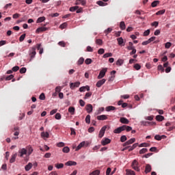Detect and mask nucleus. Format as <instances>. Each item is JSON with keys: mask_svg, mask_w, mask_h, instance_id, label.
I'll return each mask as SVG.
<instances>
[{"mask_svg": "<svg viewBox=\"0 0 175 175\" xmlns=\"http://www.w3.org/2000/svg\"><path fill=\"white\" fill-rule=\"evenodd\" d=\"M29 55L30 57V61H32V59L35 58V55H36V48L35 46L31 47L29 50Z\"/></svg>", "mask_w": 175, "mask_h": 175, "instance_id": "f257e3e1", "label": "nucleus"}, {"mask_svg": "<svg viewBox=\"0 0 175 175\" xmlns=\"http://www.w3.org/2000/svg\"><path fill=\"white\" fill-rule=\"evenodd\" d=\"M131 167L136 172H140V168H139V162H137V160H133L131 164Z\"/></svg>", "mask_w": 175, "mask_h": 175, "instance_id": "f03ea898", "label": "nucleus"}, {"mask_svg": "<svg viewBox=\"0 0 175 175\" xmlns=\"http://www.w3.org/2000/svg\"><path fill=\"white\" fill-rule=\"evenodd\" d=\"M24 155H27V150H26V148H23L21 149H19L18 152V157H19L20 158H23Z\"/></svg>", "mask_w": 175, "mask_h": 175, "instance_id": "7ed1b4c3", "label": "nucleus"}, {"mask_svg": "<svg viewBox=\"0 0 175 175\" xmlns=\"http://www.w3.org/2000/svg\"><path fill=\"white\" fill-rule=\"evenodd\" d=\"M106 72H107V68H103V70H101L98 76L97 77V79H103V77H105V76L106 75Z\"/></svg>", "mask_w": 175, "mask_h": 175, "instance_id": "20e7f679", "label": "nucleus"}, {"mask_svg": "<svg viewBox=\"0 0 175 175\" xmlns=\"http://www.w3.org/2000/svg\"><path fill=\"white\" fill-rule=\"evenodd\" d=\"M89 145H90V143L87 142H82L77 147L75 151H79V150H80L82 147H84V146H85V147H88Z\"/></svg>", "mask_w": 175, "mask_h": 175, "instance_id": "39448f33", "label": "nucleus"}, {"mask_svg": "<svg viewBox=\"0 0 175 175\" xmlns=\"http://www.w3.org/2000/svg\"><path fill=\"white\" fill-rule=\"evenodd\" d=\"M107 126H104L102 127V129H100L99 134H98V137H100V139H102L103 136H105V132H106V129H107Z\"/></svg>", "mask_w": 175, "mask_h": 175, "instance_id": "423d86ee", "label": "nucleus"}, {"mask_svg": "<svg viewBox=\"0 0 175 175\" xmlns=\"http://www.w3.org/2000/svg\"><path fill=\"white\" fill-rule=\"evenodd\" d=\"M80 86V82L77 81L75 83H70V88L71 90H75V88Z\"/></svg>", "mask_w": 175, "mask_h": 175, "instance_id": "0eeeda50", "label": "nucleus"}, {"mask_svg": "<svg viewBox=\"0 0 175 175\" xmlns=\"http://www.w3.org/2000/svg\"><path fill=\"white\" fill-rule=\"evenodd\" d=\"M136 142V139L135 138H131L129 141L126 142L124 144L123 146L125 147L126 146H129V144H133Z\"/></svg>", "mask_w": 175, "mask_h": 175, "instance_id": "6e6552de", "label": "nucleus"}, {"mask_svg": "<svg viewBox=\"0 0 175 175\" xmlns=\"http://www.w3.org/2000/svg\"><path fill=\"white\" fill-rule=\"evenodd\" d=\"M111 142V140H110V139H109V138H104L101 141V144H102V146H106L107 144H110Z\"/></svg>", "mask_w": 175, "mask_h": 175, "instance_id": "1a4fd4ad", "label": "nucleus"}, {"mask_svg": "<svg viewBox=\"0 0 175 175\" xmlns=\"http://www.w3.org/2000/svg\"><path fill=\"white\" fill-rule=\"evenodd\" d=\"M94 107H92V105L91 104H88L85 106V109L87 111V112L90 114L91 113H92V110H93Z\"/></svg>", "mask_w": 175, "mask_h": 175, "instance_id": "9d476101", "label": "nucleus"}, {"mask_svg": "<svg viewBox=\"0 0 175 175\" xmlns=\"http://www.w3.org/2000/svg\"><path fill=\"white\" fill-rule=\"evenodd\" d=\"M26 150L27 151V157H29V155L33 152V148H32V146H27Z\"/></svg>", "mask_w": 175, "mask_h": 175, "instance_id": "9b49d317", "label": "nucleus"}, {"mask_svg": "<svg viewBox=\"0 0 175 175\" xmlns=\"http://www.w3.org/2000/svg\"><path fill=\"white\" fill-rule=\"evenodd\" d=\"M105 83H106V79H103L100 81H98L97 83H96V87H98V88H100V86L104 84Z\"/></svg>", "mask_w": 175, "mask_h": 175, "instance_id": "f8f14e48", "label": "nucleus"}, {"mask_svg": "<svg viewBox=\"0 0 175 175\" xmlns=\"http://www.w3.org/2000/svg\"><path fill=\"white\" fill-rule=\"evenodd\" d=\"M121 132H124L123 126H120L113 131V133H121Z\"/></svg>", "mask_w": 175, "mask_h": 175, "instance_id": "ddd939ff", "label": "nucleus"}, {"mask_svg": "<svg viewBox=\"0 0 175 175\" xmlns=\"http://www.w3.org/2000/svg\"><path fill=\"white\" fill-rule=\"evenodd\" d=\"M47 29H49V28L47 27H38L36 32H37L38 33H39V32H44L45 31H47Z\"/></svg>", "mask_w": 175, "mask_h": 175, "instance_id": "4468645a", "label": "nucleus"}, {"mask_svg": "<svg viewBox=\"0 0 175 175\" xmlns=\"http://www.w3.org/2000/svg\"><path fill=\"white\" fill-rule=\"evenodd\" d=\"M97 120H98V121H105V120H107V116L106 115L98 116Z\"/></svg>", "mask_w": 175, "mask_h": 175, "instance_id": "2eb2a0df", "label": "nucleus"}, {"mask_svg": "<svg viewBox=\"0 0 175 175\" xmlns=\"http://www.w3.org/2000/svg\"><path fill=\"white\" fill-rule=\"evenodd\" d=\"M16 158H17V153H14L12 155V157L10 159V163H14V162L16 161Z\"/></svg>", "mask_w": 175, "mask_h": 175, "instance_id": "dca6fc26", "label": "nucleus"}, {"mask_svg": "<svg viewBox=\"0 0 175 175\" xmlns=\"http://www.w3.org/2000/svg\"><path fill=\"white\" fill-rule=\"evenodd\" d=\"M66 166H76L77 165V163L76 161H69L65 163Z\"/></svg>", "mask_w": 175, "mask_h": 175, "instance_id": "f3484780", "label": "nucleus"}, {"mask_svg": "<svg viewBox=\"0 0 175 175\" xmlns=\"http://www.w3.org/2000/svg\"><path fill=\"white\" fill-rule=\"evenodd\" d=\"M32 163H29L27 165L25 166V170L26 172H29V170L32 169Z\"/></svg>", "mask_w": 175, "mask_h": 175, "instance_id": "a211bd4d", "label": "nucleus"}, {"mask_svg": "<svg viewBox=\"0 0 175 175\" xmlns=\"http://www.w3.org/2000/svg\"><path fill=\"white\" fill-rule=\"evenodd\" d=\"M151 170H152L151 165L150 164H146V168H145L146 174H147V173H150V172H151Z\"/></svg>", "mask_w": 175, "mask_h": 175, "instance_id": "6ab92c4d", "label": "nucleus"}, {"mask_svg": "<svg viewBox=\"0 0 175 175\" xmlns=\"http://www.w3.org/2000/svg\"><path fill=\"white\" fill-rule=\"evenodd\" d=\"M85 3L86 2L84 0H77L75 1V5H82V6H84Z\"/></svg>", "mask_w": 175, "mask_h": 175, "instance_id": "aec40b11", "label": "nucleus"}, {"mask_svg": "<svg viewBox=\"0 0 175 175\" xmlns=\"http://www.w3.org/2000/svg\"><path fill=\"white\" fill-rule=\"evenodd\" d=\"M120 122L122 124H129V120L128 119H126V118H120Z\"/></svg>", "mask_w": 175, "mask_h": 175, "instance_id": "412c9836", "label": "nucleus"}, {"mask_svg": "<svg viewBox=\"0 0 175 175\" xmlns=\"http://www.w3.org/2000/svg\"><path fill=\"white\" fill-rule=\"evenodd\" d=\"M68 111L71 116H75V111H76V109H75L74 107H70L68 108Z\"/></svg>", "mask_w": 175, "mask_h": 175, "instance_id": "4be33fe9", "label": "nucleus"}, {"mask_svg": "<svg viewBox=\"0 0 175 175\" xmlns=\"http://www.w3.org/2000/svg\"><path fill=\"white\" fill-rule=\"evenodd\" d=\"M44 20H46V17L44 16H40L39 17L37 21H36V23L39 24L40 23H43V21H44Z\"/></svg>", "mask_w": 175, "mask_h": 175, "instance_id": "5701e85b", "label": "nucleus"}, {"mask_svg": "<svg viewBox=\"0 0 175 175\" xmlns=\"http://www.w3.org/2000/svg\"><path fill=\"white\" fill-rule=\"evenodd\" d=\"M41 137H46V139H49V132H44V131L42 132Z\"/></svg>", "mask_w": 175, "mask_h": 175, "instance_id": "b1692460", "label": "nucleus"}, {"mask_svg": "<svg viewBox=\"0 0 175 175\" xmlns=\"http://www.w3.org/2000/svg\"><path fill=\"white\" fill-rule=\"evenodd\" d=\"M126 175H136V174L132 170H126Z\"/></svg>", "mask_w": 175, "mask_h": 175, "instance_id": "393cba45", "label": "nucleus"}, {"mask_svg": "<svg viewBox=\"0 0 175 175\" xmlns=\"http://www.w3.org/2000/svg\"><path fill=\"white\" fill-rule=\"evenodd\" d=\"M124 131H126V132H131L132 131V127L130 126L123 125Z\"/></svg>", "mask_w": 175, "mask_h": 175, "instance_id": "a878e982", "label": "nucleus"}, {"mask_svg": "<svg viewBox=\"0 0 175 175\" xmlns=\"http://www.w3.org/2000/svg\"><path fill=\"white\" fill-rule=\"evenodd\" d=\"M116 107H113V106H108L106 107V111H113L114 110H116Z\"/></svg>", "mask_w": 175, "mask_h": 175, "instance_id": "bb28decb", "label": "nucleus"}, {"mask_svg": "<svg viewBox=\"0 0 175 175\" xmlns=\"http://www.w3.org/2000/svg\"><path fill=\"white\" fill-rule=\"evenodd\" d=\"M157 121H163L165 120V117L161 115H158L156 116Z\"/></svg>", "mask_w": 175, "mask_h": 175, "instance_id": "cd10ccee", "label": "nucleus"}, {"mask_svg": "<svg viewBox=\"0 0 175 175\" xmlns=\"http://www.w3.org/2000/svg\"><path fill=\"white\" fill-rule=\"evenodd\" d=\"M120 29H122V31H124V29H125V28H126L125 22H124V21L120 22Z\"/></svg>", "mask_w": 175, "mask_h": 175, "instance_id": "c85d7f7f", "label": "nucleus"}, {"mask_svg": "<svg viewBox=\"0 0 175 175\" xmlns=\"http://www.w3.org/2000/svg\"><path fill=\"white\" fill-rule=\"evenodd\" d=\"M159 5V1H154L151 3L152 8H157Z\"/></svg>", "mask_w": 175, "mask_h": 175, "instance_id": "c756f323", "label": "nucleus"}, {"mask_svg": "<svg viewBox=\"0 0 175 175\" xmlns=\"http://www.w3.org/2000/svg\"><path fill=\"white\" fill-rule=\"evenodd\" d=\"M127 50H132L135 49V46H133V43L129 42V46L126 47Z\"/></svg>", "mask_w": 175, "mask_h": 175, "instance_id": "7c9ffc66", "label": "nucleus"}, {"mask_svg": "<svg viewBox=\"0 0 175 175\" xmlns=\"http://www.w3.org/2000/svg\"><path fill=\"white\" fill-rule=\"evenodd\" d=\"M98 174H100V171H99V170H96L90 174V175H98Z\"/></svg>", "mask_w": 175, "mask_h": 175, "instance_id": "2f4dec72", "label": "nucleus"}, {"mask_svg": "<svg viewBox=\"0 0 175 175\" xmlns=\"http://www.w3.org/2000/svg\"><path fill=\"white\" fill-rule=\"evenodd\" d=\"M133 68H135V70H140V69H142V66L139 64H134Z\"/></svg>", "mask_w": 175, "mask_h": 175, "instance_id": "473e14b6", "label": "nucleus"}, {"mask_svg": "<svg viewBox=\"0 0 175 175\" xmlns=\"http://www.w3.org/2000/svg\"><path fill=\"white\" fill-rule=\"evenodd\" d=\"M111 31H113V29L111 27H109L107 29L105 30L104 33H105L106 36H107V35H109Z\"/></svg>", "mask_w": 175, "mask_h": 175, "instance_id": "72a5a7b5", "label": "nucleus"}, {"mask_svg": "<svg viewBox=\"0 0 175 175\" xmlns=\"http://www.w3.org/2000/svg\"><path fill=\"white\" fill-rule=\"evenodd\" d=\"M62 151H63V152L68 154V152H69V151H70V149L69 148V147L65 146L64 148H63Z\"/></svg>", "mask_w": 175, "mask_h": 175, "instance_id": "f704fd0d", "label": "nucleus"}, {"mask_svg": "<svg viewBox=\"0 0 175 175\" xmlns=\"http://www.w3.org/2000/svg\"><path fill=\"white\" fill-rule=\"evenodd\" d=\"M85 122H86V124H90L91 122V116H90V115L86 116Z\"/></svg>", "mask_w": 175, "mask_h": 175, "instance_id": "c9c22d12", "label": "nucleus"}, {"mask_svg": "<svg viewBox=\"0 0 175 175\" xmlns=\"http://www.w3.org/2000/svg\"><path fill=\"white\" fill-rule=\"evenodd\" d=\"M84 64V57H80L77 62L78 65H83Z\"/></svg>", "mask_w": 175, "mask_h": 175, "instance_id": "e433bc0d", "label": "nucleus"}, {"mask_svg": "<svg viewBox=\"0 0 175 175\" xmlns=\"http://www.w3.org/2000/svg\"><path fill=\"white\" fill-rule=\"evenodd\" d=\"M117 41L118 42L119 46H121L122 43H124V39L122 37L117 38Z\"/></svg>", "mask_w": 175, "mask_h": 175, "instance_id": "4c0bfd02", "label": "nucleus"}, {"mask_svg": "<svg viewBox=\"0 0 175 175\" xmlns=\"http://www.w3.org/2000/svg\"><path fill=\"white\" fill-rule=\"evenodd\" d=\"M96 44L98 46H102L103 44V41H102L101 39H97L96 40Z\"/></svg>", "mask_w": 175, "mask_h": 175, "instance_id": "58836bf2", "label": "nucleus"}, {"mask_svg": "<svg viewBox=\"0 0 175 175\" xmlns=\"http://www.w3.org/2000/svg\"><path fill=\"white\" fill-rule=\"evenodd\" d=\"M55 166L57 169H62L64 167V163H57Z\"/></svg>", "mask_w": 175, "mask_h": 175, "instance_id": "ea45409f", "label": "nucleus"}, {"mask_svg": "<svg viewBox=\"0 0 175 175\" xmlns=\"http://www.w3.org/2000/svg\"><path fill=\"white\" fill-rule=\"evenodd\" d=\"M165 12H166L165 10H159L156 13V15L161 16V14H165Z\"/></svg>", "mask_w": 175, "mask_h": 175, "instance_id": "a19ab883", "label": "nucleus"}, {"mask_svg": "<svg viewBox=\"0 0 175 175\" xmlns=\"http://www.w3.org/2000/svg\"><path fill=\"white\" fill-rule=\"evenodd\" d=\"M103 58H109V57H113V53H108L103 55Z\"/></svg>", "mask_w": 175, "mask_h": 175, "instance_id": "79ce46f5", "label": "nucleus"}, {"mask_svg": "<svg viewBox=\"0 0 175 175\" xmlns=\"http://www.w3.org/2000/svg\"><path fill=\"white\" fill-rule=\"evenodd\" d=\"M85 63L86 64V65H90V64H92V59L88 58L85 60Z\"/></svg>", "mask_w": 175, "mask_h": 175, "instance_id": "37998d69", "label": "nucleus"}, {"mask_svg": "<svg viewBox=\"0 0 175 175\" xmlns=\"http://www.w3.org/2000/svg\"><path fill=\"white\" fill-rule=\"evenodd\" d=\"M97 5H98L99 6H106V5H107V3H104L102 1H97Z\"/></svg>", "mask_w": 175, "mask_h": 175, "instance_id": "c03bdc74", "label": "nucleus"}, {"mask_svg": "<svg viewBox=\"0 0 175 175\" xmlns=\"http://www.w3.org/2000/svg\"><path fill=\"white\" fill-rule=\"evenodd\" d=\"M79 9V6H74L70 8V12H76Z\"/></svg>", "mask_w": 175, "mask_h": 175, "instance_id": "a18cd8bd", "label": "nucleus"}, {"mask_svg": "<svg viewBox=\"0 0 175 175\" xmlns=\"http://www.w3.org/2000/svg\"><path fill=\"white\" fill-rule=\"evenodd\" d=\"M127 140V138H126V135H122L121 137H120V142L122 143H124V142H126Z\"/></svg>", "mask_w": 175, "mask_h": 175, "instance_id": "49530a36", "label": "nucleus"}, {"mask_svg": "<svg viewBox=\"0 0 175 175\" xmlns=\"http://www.w3.org/2000/svg\"><path fill=\"white\" fill-rule=\"evenodd\" d=\"M148 151V148H142L139 150V154H146Z\"/></svg>", "mask_w": 175, "mask_h": 175, "instance_id": "de8ad7c7", "label": "nucleus"}, {"mask_svg": "<svg viewBox=\"0 0 175 175\" xmlns=\"http://www.w3.org/2000/svg\"><path fill=\"white\" fill-rule=\"evenodd\" d=\"M66 27H68V23H64L63 24L60 25L59 28H61V29H65Z\"/></svg>", "mask_w": 175, "mask_h": 175, "instance_id": "09e8293b", "label": "nucleus"}, {"mask_svg": "<svg viewBox=\"0 0 175 175\" xmlns=\"http://www.w3.org/2000/svg\"><path fill=\"white\" fill-rule=\"evenodd\" d=\"M122 64H124V61L122 59H118L116 62V65L121 66V65H122Z\"/></svg>", "mask_w": 175, "mask_h": 175, "instance_id": "8fccbe9b", "label": "nucleus"}, {"mask_svg": "<svg viewBox=\"0 0 175 175\" xmlns=\"http://www.w3.org/2000/svg\"><path fill=\"white\" fill-rule=\"evenodd\" d=\"M139 147H150V144L142 143L140 145H139Z\"/></svg>", "mask_w": 175, "mask_h": 175, "instance_id": "3c124183", "label": "nucleus"}, {"mask_svg": "<svg viewBox=\"0 0 175 175\" xmlns=\"http://www.w3.org/2000/svg\"><path fill=\"white\" fill-rule=\"evenodd\" d=\"M92 95V92H87L85 95L84 99H88Z\"/></svg>", "mask_w": 175, "mask_h": 175, "instance_id": "603ef678", "label": "nucleus"}, {"mask_svg": "<svg viewBox=\"0 0 175 175\" xmlns=\"http://www.w3.org/2000/svg\"><path fill=\"white\" fill-rule=\"evenodd\" d=\"M39 98H40V100H44L46 99V96L44 95V93H42L40 95Z\"/></svg>", "mask_w": 175, "mask_h": 175, "instance_id": "864d4df0", "label": "nucleus"}, {"mask_svg": "<svg viewBox=\"0 0 175 175\" xmlns=\"http://www.w3.org/2000/svg\"><path fill=\"white\" fill-rule=\"evenodd\" d=\"M25 36H26L25 33H24L22 36H21L20 38H19V41L20 42H23L24 39H25Z\"/></svg>", "mask_w": 175, "mask_h": 175, "instance_id": "5fc2aeb1", "label": "nucleus"}, {"mask_svg": "<svg viewBox=\"0 0 175 175\" xmlns=\"http://www.w3.org/2000/svg\"><path fill=\"white\" fill-rule=\"evenodd\" d=\"M79 105L81 106V107H84L85 106V102L82 99L79 100Z\"/></svg>", "mask_w": 175, "mask_h": 175, "instance_id": "6e6d98bb", "label": "nucleus"}, {"mask_svg": "<svg viewBox=\"0 0 175 175\" xmlns=\"http://www.w3.org/2000/svg\"><path fill=\"white\" fill-rule=\"evenodd\" d=\"M59 46H61V47H65L66 46V44H65V42L60 41L58 42Z\"/></svg>", "mask_w": 175, "mask_h": 175, "instance_id": "4d7b16f0", "label": "nucleus"}, {"mask_svg": "<svg viewBox=\"0 0 175 175\" xmlns=\"http://www.w3.org/2000/svg\"><path fill=\"white\" fill-rule=\"evenodd\" d=\"M27 72V68L23 67L22 68L20 69V73H25Z\"/></svg>", "mask_w": 175, "mask_h": 175, "instance_id": "13d9d810", "label": "nucleus"}, {"mask_svg": "<svg viewBox=\"0 0 175 175\" xmlns=\"http://www.w3.org/2000/svg\"><path fill=\"white\" fill-rule=\"evenodd\" d=\"M154 139H155V140L160 141V140H162V137L161 135H156L154 136Z\"/></svg>", "mask_w": 175, "mask_h": 175, "instance_id": "bf43d9fd", "label": "nucleus"}, {"mask_svg": "<svg viewBox=\"0 0 175 175\" xmlns=\"http://www.w3.org/2000/svg\"><path fill=\"white\" fill-rule=\"evenodd\" d=\"M55 118L56 120H61V113H57L55 114Z\"/></svg>", "mask_w": 175, "mask_h": 175, "instance_id": "052dcab7", "label": "nucleus"}, {"mask_svg": "<svg viewBox=\"0 0 175 175\" xmlns=\"http://www.w3.org/2000/svg\"><path fill=\"white\" fill-rule=\"evenodd\" d=\"M20 69V67H18V66H14L12 68V72H17V70H18Z\"/></svg>", "mask_w": 175, "mask_h": 175, "instance_id": "680f3d73", "label": "nucleus"}, {"mask_svg": "<svg viewBox=\"0 0 175 175\" xmlns=\"http://www.w3.org/2000/svg\"><path fill=\"white\" fill-rule=\"evenodd\" d=\"M165 49H170V47H172V44L170 42H167L165 44Z\"/></svg>", "mask_w": 175, "mask_h": 175, "instance_id": "e2e57ef3", "label": "nucleus"}, {"mask_svg": "<svg viewBox=\"0 0 175 175\" xmlns=\"http://www.w3.org/2000/svg\"><path fill=\"white\" fill-rule=\"evenodd\" d=\"M98 54H100V55L105 54V49H98Z\"/></svg>", "mask_w": 175, "mask_h": 175, "instance_id": "0e129e2a", "label": "nucleus"}, {"mask_svg": "<svg viewBox=\"0 0 175 175\" xmlns=\"http://www.w3.org/2000/svg\"><path fill=\"white\" fill-rule=\"evenodd\" d=\"M13 77H14V76L13 75H10L6 77L5 80H7V81L12 80V79H13Z\"/></svg>", "mask_w": 175, "mask_h": 175, "instance_id": "69168bd1", "label": "nucleus"}, {"mask_svg": "<svg viewBox=\"0 0 175 175\" xmlns=\"http://www.w3.org/2000/svg\"><path fill=\"white\" fill-rule=\"evenodd\" d=\"M57 147H64L65 146V143L64 142H59L57 144Z\"/></svg>", "mask_w": 175, "mask_h": 175, "instance_id": "338daca9", "label": "nucleus"}, {"mask_svg": "<svg viewBox=\"0 0 175 175\" xmlns=\"http://www.w3.org/2000/svg\"><path fill=\"white\" fill-rule=\"evenodd\" d=\"M150 35V29H147L144 32V36H148Z\"/></svg>", "mask_w": 175, "mask_h": 175, "instance_id": "774afa93", "label": "nucleus"}]
</instances>
